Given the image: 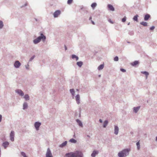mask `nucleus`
<instances>
[{"instance_id": "obj_1", "label": "nucleus", "mask_w": 157, "mask_h": 157, "mask_svg": "<svg viewBox=\"0 0 157 157\" xmlns=\"http://www.w3.org/2000/svg\"><path fill=\"white\" fill-rule=\"evenodd\" d=\"M65 155L67 157H83V154L79 151L68 153L65 154Z\"/></svg>"}, {"instance_id": "obj_2", "label": "nucleus", "mask_w": 157, "mask_h": 157, "mask_svg": "<svg viewBox=\"0 0 157 157\" xmlns=\"http://www.w3.org/2000/svg\"><path fill=\"white\" fill-rule=\"evenodd\" d=\"M130 151L129 148L124 149L119 152L118 156L119 157H126L129 155Z\"/></svg>"}, {"instance_id": "obj_3", "label": "nucleus", "mask_w": 157, "mask_h": 157, "mask_svg": "<svg viewBox=\"0 0 157 157\" xmlns=\"http://www.w3.org/2000/svg\"><path fill=\"white\" fill-rule=\"evenodd\" d=\"M46 39V37L42 33L40 34V36L33 40V43L35 44H37L39 43L41 40L44 42Z\"/></svg>"}, {"instance_id": "obj_4", "label": "nucleus", "mask_w": 157, "mask_h": 157, "mask_svg": "<svg viewBox=\"0 0 157 157\" xmlns=\"http://www.w3.org/2000/svg\"><path fill=\"white\" fill-rule=\"evenodd\" d=\"M46 157H53L50 149L48 148L46 154Z\"/></svg>"}, {"instance_id": "obj_5", "label": "nucleus", "mask_w": 157, "mask_h": 157, "mask_svg": "<svg viewBox=\"0 0 157 157\" xmlns=\"http://www.w3.org/2000/svg\"><path fill=\"white\" fill-rule=\"evenodd\" d=\"M41 125V123L39 122H36L35 123L34 126L36 130L37 131L39 130V128Z\"/></svg>"}, {"instance_id": "obj_6", "label": "nucleus", "mask_w": 157, "mask_h": 157, "mask_svg": "<svg viewBox=\"0 0 157 157\" xmlns=\"http://www.w3.org/2000/svg\"><path fill=\"white\" fill-rule=\"evenodd\" d=\"M10 137V140L12 141H14V132L13 131H12L11 132Z\"/></svg>"}, {"instance_id": "obj_7", "label": "nucleus", "mask_w": 157, "mask_h": 157, "mask_svg": "<svg viewBox=\"0 0 157 157\" xmlns=\"http://www.w3.org/2000/svg\"><path fill=\"white\" fill-rule=\"evenodd\" d=\"M15 92L21 96H23L24 95L23 92L20 89L16 90Z\"/></svg>"}, {"instance_id": "obj_8", "label": "nucleus", "mask_w": 157, "mask_h": 157, "mask_svg": "<svg viewBox=\"0 0 157 157\" xmlns=\"http://www.w3.org/2000/svg\"><path fill=\"white\" fill-rule=\"evenodd\" d=\"M61 13V11L59 10L56 11L53 13V16L55 18L57 17Z\"/></svg>"}, {"instance_id": "obj_9", "label": "nucleus", "mask_w": 157, "mask_h": 157, "mask_svg": "<svg viewBox=\"0 0 157 157\" xmlns=\"http://www.w3.org/2000/svg\"><path fill=\"white\" fill-rule=\"evenodd\" d=\"M21 64L18 61H16L14 64V67L16 68H19L21 66Z\"/></svg>"}, {"instance_id": "obj_10", "label": "nucleus", "mask_w": 157, "mask_h": 157, "mask_svg": "<svg viewBox=\"0 0 157 157\" xmlns=\"http://www.w3.org/2000/svg\"><path fill=\"white\" fill-rule=\"evenodd\" d=\"M76 103L79 104L80 103V97L79 94H77L75 97Z\"/></svg>"}, {"instance_id": "obj_11", "label": "nucleus", "mask_w": 157, "mask_h": 157, "mask_svg": "<svg viewBox=\"0 0 157 157\" xmlns=\"http://www.w3.org/2000/svg\"><path fill=\"white\" fill-rule=\"evenodd\" d=\"M9 145V143L7 141H5L2 143V145L3 146L5 149Z\"/></svg>"}, {"instance_id": "obj_12", "label": "nucleus", "mask_w": 157, "mask_h": 157, "mask_svg": "<svg viewBox=\"0 0 157 157\" xmlns=\"http://www.w3.org/2000/svg\"><path fill=\"white\" fill-rule=\"evenodd\" d=\"M76 121L79 126L82 128L83 127L82 123L80 120L78 119H77L76 120Z\"/></svg>"}, {"instance_id": "obj_13", "label": "nucleus", "mask_w": 157, "mask_h": 157, "mask_svg": "<svg viewBox=\"0 0 157 157\" xmlns=\"http://www.w3.org/2000/svg\"><path fill=\"white\" fill-rule=\"evenodd\" d=\"M114 133L116 135H117L118 134L119 132V128L117 126L115 125L114 126Z\"/></svg>"}, {"instance_id": "obj_14", "label": "nucleus", "mask_w": 157, "mask_h": 157, "mask_svg": "<svg viewBox=\"0 0 157 157\" xmlns=\"http://www.w3.org/2000/svg\"><path fill=\"white\" fill-rule=\"evenodd\" d=\"M140 108V106H138L136 107H134L133 108V111L135 113H136L139 110Z\"/></svg>"}, {"instance_id": "obj_15", "label": "nucleus", "mask_w": 157, "mask_h": 157, "mask_svg": "<svg viewBox=\"0 0 157 157\" xmlns=\"http://www.w3.org/2000/svg\"><path fill=\"white\" fill-rule=\"evenodd\" d=\"M150 17V15L148 14H147L144 16V20L145 21H147Z\"/></svg>"}, {"instance_id": "obj_16", "label": "nucleus", "mask_w": 157, "mask_h": 157, "mask_svg": "<svg viewBox=\"0 0 157 157\" xmlns=\"http://www.w3.org/2000/svg\"><path fill=\"white\" fill-rule=\"evenodd\" d=\"M70 91L72 95L73 98H74V97L75 95V91L74 89H71L70 90Z\"/></svg>"}, {"instance_id": "obj_17", "label": "nucleus", "mask_w": 157, "mask_h": 157, "mask_svg": "<svg viewBox=\"0 0 157 157\" xmlns=\"http://www.w3.org/2000/svg\"><path fill=\"white\" fill-rule=\"evenodd\" d=\"M108 7L110 10L112 11H114V8L112 5L110 4H108Z\"/></svg>"}, {"instance_id": "obj_18", "label": "nucleus", "mask_w": 157, "mask_h": 157, "mask_svg": "<svg viewBox=\"0 0 157 157\" xmlns=\"http://www.w3.org/2000/svg\"><path fill=\"white\" fill-rule=\"evenodd\" d=\"M98 153V152L96 151H94L91 154L92 157H95L96 155Z\"/></svg>"}, {"instance_id": "obj_19", "label": "nucleus", "mask_w": 157, "mask_h": 157, "mask_svg": "<svg viewBox=\"0 0 157 157\" xmlns=\"http://www.w3.org/2000/svg\"><path fill=\"white\" fill-rule=\"evenodd\" d=\"M28 107V105L26 102H24L23 104V109L24 110L27 109Z\"/></svg>"}, {"instance_id": "obj_20", "label": "nucleus", "mask_w": 157, "mask_h": 157, "mask_svg": "<svg viewBox=\"0 0 157 157\" xmlns=\"http://www.w3.org/2000/svg\"><path fill=\"white\" fill-rule=\"evenodd\" d=\"M67 143V141H65L63 143H62L61 144H60L59 146V147H63L65 146Z\"/></svg>"}, {"instance_id": "obj_21", "label": "nucleus", "mask_w": 157, "mask_h": 157, "mask_svg": "<svg viewBox=\"0 0 157 157\" xmlns=\"http://www.w3.org/2000/svg\"><path fill=\"white\" fill-rule=\"evenodd\" d=\"M104 67V65L102 64L100 65L98 67V70L100 71L102 70Z\"/></svg>"}, {"instance_id": "obj_22", "label": "nucleus", "mask_w": 157, "mask_h": 157, "mask_svg": "<svg viewBox=\"0 0 157 157\" xmlns=\"http://www.w3.org/2000/svg\"><path fill=\"white\" fill-rule=\"evenodd\" d=\"M71 58L72 59H75L76 61H78V57L75 55H72L71 56Z\"/></svg>"}, {"instance_id": "obj_23", "label": "nucleus", "mask_w": 157, "mask_h": 157, "mask_svg": "<svg viewBox=\"0 0 157 157\" xmlns=\"http://www.w3.org/2000/svg\"><path fill=\"white\" fill-rule=\"evenodd\" d=\"M24 98L26 101H28L29 100V96L28 94L25 95Z\"/></svg>"}, {"instance_id": "obj_24", "label": "nucleus", "mask_w": 157, "mask_h": 157, "mask_svg": "<svg viewBox=\"0 0 157 157\" xmlns=\"http://www.w3.org/2000/svg\"><path fill=\"white\" fill-rule=\"evenodd\" d=\"M77 65L79 67H81L83 65V62L82 61L78 62L76 63Z\"/></svg>"}, {"instance_id": "obj_25", "label": "nucleus", "mask_w": 157, "mask_h": 157, "mask_svg": "<svg viewBox=\"0 0 157 157\" xmlns=\"http://www.w3.org/2000/svg\"><path fill=\"white\" fill-rule=\"evenodd\" d=\"M140 24L144 26H147V23L146 22L142 21L140 22Z\"/></svg>"}, {"instance_id": "obj_26", "label": "nucleus", "mask_w": 157, "mask_h": 157, "mask_svg": "<svg viewBox=\"0 0 157 157\" xmlns=\"http://www.w3.org/2000/svg\"><path fill=\"white\" fill-rule=\"evenodd\" d=\"M139 62L138 61H135L131 63V65L132 66H135L138 64Z\"/></svg>"}, {"instance_id": "obj_27", "label": "nucleus", "mask_w": 157, "mask_h": 157, "mask_svg": "<svg viewBox=\"0 0 157 157\" xmlns=\"http://www.w3.org/2000/svg\"><path fill=\"white\" fill-rule=\"evenodd\" d=\"M108 121L107 120H105L104 121L103 123V127L105 128L108 124Z\"/></svg>"}, {"instance_id": "obj_28", "label": "nucleus", "mask_w": 157, "mask_h": 157, "mask_svg": "<svg viewBox=\"0 0 157 157\" xmlns=\"http://www.w3.org/2000/svg\"><path fill=\"white\" fill-rule=\"evenodd\" d=\"M141 73L145 75L146 76L147 78V76L149 75V73L148 72L146 71H141Z\"/></svg>"}, {"instance_id": "obj_29", "label": "nucleus", "mask_w": 157, "mask_h": 157, "mask_svg": "<svg viewBox=\"0 0 157 157\" xmlns=\"http://www.w3.org/2000/svg\"><path fill=\"white\" fill-rule=\"evenodd\" d=\"M69 141L73 143H75L77 142L76 140L73 138L71 139Z\"/></svg>"}, {"instance_id": "obj_30", "label": "nucleus", "mask_w": 157, "mask_h": 157, "mask_svg": "<svg viewBox=\"0 0 157 157\" xmlns=\"http://www.w3.org/2000/svg\"><path fill=\"white\" fill-rule=\"evenodd\" d=\"M138 15H136L134 16L133 18V20L134 21H138Z\"/></svg>"}, {"instance_id": "obj_31", "label": "nucleus", "mask_w": 157, "mask_h": 157, "mask_svg": "<svg viewBox=\"0 0 157 157\" xmlns=\"http://www.w3.org/2000/svg\"><path fill=\"white\" fill-rule=\"evenodd\" d=\"M4 25L3 22L2 21H0V29H2Z\"/></svg>"}, {"instance_id": "obj_32", "label": "nucleus", "mask_w": 157, "mask_h": 157, "mask_svg": "<svg viewBox=\"0 0 157 157\" xmlns=\"http://www.w3.org/2000/svg\"><path fill=\"white\" fill-rule=\"evenodd\" d=\"M97 4L96 3H93L91 5V7L94 9L96 6Z\"/></svg>"}, {"instance_id": "obj_33", "label": "nucleus", "mask_w": 157, "mask_h": 157, "mask_svg": "<svg viewBox=\"0 0 157 157\" xmlns=\"http://www.w3.org/2000/svg\"><path fill=\"white\" fill-rule=\"evenodd\" d=\"M136 144L137 146V148L138 150H139L140 148V144L139 142L136 143Z\"/></svg>"}, {"instance_id": "obj_34", "label": "nucleus", "mask_w": 157, "mask_h": 157, "mask_svg": "<svg viewBox=\"0 0 157 157\" xmlns=\"http://www.w3.org/2000/svg\"><path fill=\"white\" fill-rule=\"evenodd\" d=\"M21 154L23 156V157H27L25 153L23 152H21Z\"/></svg>"}, {"instance_id": "obj_35", "label": "nucleus", "mask_w": 157, "mask_h": 157, "mask_svg": "<svg viewBox=\"0 0 157 157\" xmlns=\"http://www.w3.org/2000/svg\"><path fill=\"white\" fill-rule=\"evenodd\" d=\"M114 60L115 61H117L118 60V56H116L114 58Z\"/></svg>"}, {"instance_id": "obj_36", "label": "nucleus", "mask_w": 157, "mask_h": 157, "mask_svg": "<svg viewBox=\"0 0 157 157\" xmlns=\"http://www.w3.org/2000/svg\"><path fill=\"white\" fill-rule=\"evenodd\" d=\"M126 19V17H124V18H123L122 19V21L123 22H125Z\"/></svg>"}, {"instance_id": "obj_37", "label": "nucleus", "mask_w": 157, "mask_h": 157, "mask_svg": "<svg viewBox=\"0 0 157 157\" xmlns=\"http://www.w3.org/2000/svg\"><path fill=\"white\" fill-rule=\"evenodd\" d=\"M73 0H68L67 3L68 4H70L72 2Z\"/></svg>"}, {"instance_id": "obj_38", "label": "nucleus", "mask_w": 157, "mask_h": 157, "mask_svg": "<svg viewBox=\"0 0 157 157\" xmlns=\"http://www.w3.org/2000/svg\"><path fill=\"white\" fill-rule=\"evenodd\" d=\"M35 57V55H34L33 56H32L29 59V61H32L34 59Z\"/></svg>"}, {"instance_id": "obj_39", "label": "nucleus", "mask_w": 157, "mask_h": 157, "mask_svg": "<svg viewBox=\"0 0 157 157\" xmlns=\"http://www.w3.org/2000/svg\"><path fill=\"white\" fill-rule=\"evenodd\" d=\"M29 65L28 64L26 65H25V67L26 68L27 70L29 69Z\"/></svg>"}, {"instance_id": "obj_40", "label": "nucleus", "mask_w": 157, "mask_h": 157, "mask_svg": "<svg viewBox=\"0 0 157 157\" xmlns=\"http://www.w3.org/2000/svg\"><path fill=\"white\" fill-rule=\"evenodd\" d=\"M120 70L121 71L123 72H126V70H125L124 69H123V68H121L120 69Z\"/></svg>"}, {"instance_id": "obj_41", "label": "nucleus", "mask_w": 157, "mask_h": 157, "mask_svg": "<svg viewBox=\"0 0 157 157\" xmlns=\"http://www.w3.org/2000/svg\"><path fill=\"white\" fill-rule=\"evenodd\" d=\"M155 27L154 26H152L150 28V29L151 30H152L154 29Z\"/></svg>"}, {"instance_id": "obj_42", "label": "nucleus", "mask_w": 157, "mask_h": 157, "mask_svg": "<svg viewBox=\"0 0 157 157\" xmlns=\"http://www.w3.org/2000/svg\"><path fill=\"white\" fill-rule=\"evenodd\" d=\"M129 34L130 35H133V33L132 32H129Z\"/></svg>"}, {"instance_id": "obj_43", "label": "nucleus", "mask_w": 157, "mask_h": 157, "mask_svg": "<svg viewBox=\"0 0 157 157\" xmlns=\"http://www.w3.org/2000/svg\"><path fill=\"white\" fill-rule=\"evenodd\" d=\"M2 115H0V123L1 122L2 119Z\"/></svg>"}, {"instance_id": "obj_44", "label": "nucleus", "mask_w": 157, "mask_h": 157, "mask_svg": "<svg viewBox=\"0 0 157 157\" xmlns=\"http://www.w3.org/2000/svg\"><path fill=\"white\" fill-rule=\"evenodd\" d=\"M109 22L111 23H113V22L111 21V20L110 19H109Z\"/></svg>"}, {"instance_id": "obj_45", "label": "nucleus", "mask_w": 157, "mask_h": 157, "mask_svg": "<svg viewBox=\"0 0 157 157\" xmlns=\"http://www.w3.org/2000/svg\"><path fill=\"white\" fill-rule=\"evenodd\" d=\"M99 122H100V123H102V121L101 119H99Z\"/></svg>"}, {"instance_id": "obj_46", "label": "nucleus", "mask_w": 157, "mask_h": 157, "mask_svg": "<svg viewBox=\"0 0 157 157\" xmlns=\"http://www.w3.org/2000/svg\"><path fill=\"white\" fill-rule=\"evenodd\" d=\"M65 50H66L67 49V48L66 45H64Z\"/></svg>"}, {"instance_id": "obj_47", "label": "nucleus", "mask_w": 157, "mask_h": 157, "mask_svg": "<svg viewBox=\"0 0 157 157\" xmlns=\"http://www.w3.org/2000/svg\"><path fill=\"white\" fill-rule=\"evenodd\" d=\"M91 22H92V23L93 24V25H94L95 23H94V21H91Z\"/></svg>"}, {"instance_id": "obj_48", "label": "nucleus", "mask_w": 157, "mask_h": 157, "mask_svg": "<svg viewBox=\"0 0 157 157\" xmlns=\"http://www.w3.org/2000/svg\"><path fill=\"white\" fill-rule=\"evenodd\" d=\"M87 136L88 137V138H90V136L89 135H87Z\"/></svg>"}, {"instance_id": "obj_49", "label": "nucleus", "mask_w": 157, "mask_h": 157, "mask_svg": "<svg viewBox=\"0 0 157 157\" xmlns=\"http://www.w3.org/2000/svg\"><path fill=\"white\" fill-rule=\"evenodd\" d=\"M92 19V17H90L89 18V20H91Z\"/></svg>"}, {"instance_id": "obj_50", "label": "nucleus", "mask_w": 157, "mask_h": 157, "mask_svg": "<svg viewBox=\"0 0 157 157\" xmlns=\"http://www.w3.org/2000/svg\"><path fill=\"white\" fill-rule=\"evenodd\" d=\"M155 141H157V136H156L155 138Z\"/></svg>"}, {"instance_id": "obj_51", "label": "nucleus", "mask_w": 157, "mask_h": 157, "mask_svg": "<svg viewBox=\"0 0 157 157\" xmlns=\"http://www.w3.org/2000/svg\"><path fill=\"white\" fill-rule=\"evenodd\" d=\"M130 22H129L128 24V25H130Z\"/></svg>"}, {"instance_id": "obj_52", "label": "nucleus", "mask_w": 157, "mask_h": 157, "mask_svg": "<svg viewBox=\"0 0 157 157\" xmlns=\"http://www.w3.org/2000/svg\"><path fill=\"white\" fill-rule=\"evenodd\" d=\"M80 115H81V114H80V113H79V116H80Z\"/></svg>"}, {"instance_id": "obj_53", "label": "nucleus", "mask_w": 157, "mask_h": 157, "mask_svg": "<svg viewBox=\"0 0 157 157\" xmlns=\"http://www.w3.org/2000/svg\"><path fill=\"white\" fill-rule=\"evenodd\" d=\"M100 76H101V75H99V77H100Z\"/></svg>"}]
</instances>
